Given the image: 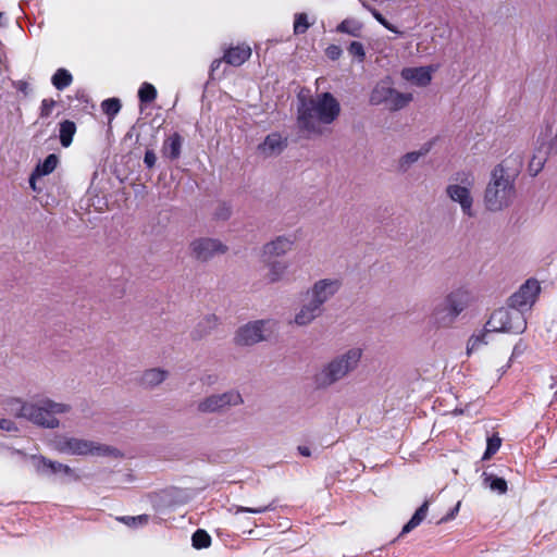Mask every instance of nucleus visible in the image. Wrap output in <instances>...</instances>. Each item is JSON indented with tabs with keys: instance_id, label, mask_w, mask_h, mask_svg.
<instances>
[{
	"instance_id": "1",
	"label": "nucleus",
	"mask_w": 557,
	"mask_h": 557,
	"mask_svg": "<svg viewBox=\"0 0 557 557\" xmlns=\"http://www.w3.org/2000/svg\"><path fill=\"white\" fill-rule=\"evenodd\" d=\"M341 113V104L331 92L318 94L300 99L297 124L307 138L318 137L329 132Z\"/></svg>"
},
{
	"instance_id": "2",
	"label": "nucleus",
	"mask_w": 557,
	"mask_h": 557,
	"mask_svg": "<svg viewBox=\"0 0 557 557\" xmlns=\"http://www.w3.org/2000/svg\"><path fill=\"white\" fill-rule=\"evenodd\" d=\"M515 161V169L509 166L510 159H506L492 170L483 197L486 210L499 212L513 203L517 197L516 177L521 166L520 160Z\"/></svg>"
},
{
	"instance_id": "3",
	"label": "nucleus",
	"mask_w": 557,
	"mask_h": 557,
	"mask_svg": "<svg viewBox=\"0 0 557 557\" xmlns=\"http://www.w3.org/2000/svg\"><path fill=\"white\" fill-rule=\"evenodd\" d=\"M5 408L13 416L23 418L32 423L47 428L57 429L60 425L55 414L67 413L71 406L63 403H57L48 397L39 398L35 401H23L20 398H9L5 400Z\"/></svg>"
},
{
	"instance_id": "4",
	"label": "nucleus",
	"mask_w": 557,
	"mask_h": 557,
	"mask_svg": "<svg viewBox=\"0 0 557 557\" xmlns=\"http://www.w3.org/2000/svg\"><path fill=\"white\" fill-rule=\"evenodd\" d=\"M362 354L361 348L351 347L323 362L312 375L314 387L324 391L347 379L358 369Z\"/></svg>"
},
{
	"instance_id": "5",
	"label": "nucleus",
	"mask_w": 557,
	"mask_h": 557,
	"mask_svg": "<svg viewBox=\"0 0 557 557\" xmlns=\"http://www.w3.org/2000/svg\"><path fill=\"white\" fill-rule=\"evenodd\" d=\"M391 76L379 81L370 92L369 102L372 106H384L389 111H399L413 99L410 92H400L394 87Z\"/></svg>"
},
{
	"instance_id": "6",
	"label": "nucleus",
	"mask_w": 557,
	"mask_h": 557,
	"mask_svg": "<svg viewBox=\"0 0 557 557\" xmlns=\"http://www.w3.org/2000/svg\"><path fill=\"white\" fill-rule=\"evenodd\" d=\"M475 184V178L470 171H458L451 177V182L446 186L447 197L459 203L461 211L465 215L474 216L473 211V197L471 189Z\"/></svg>"
},
{
	"instance_id": "7",
	"label": "nucleus",
	"mask_w": 557,
	"mask_h": 557,
	"mask_svg": "<svg viewBox=\"0 0 557 557\" xmlns=\"http://www.w3.org/2000/svg\"><path fill=\"white\" fill-rule=\"evenodd\" d=\"M55 449L76 456H115L117 450L109 445L77 437L61 436L54 442Z\"/></svg>"
},
{
	"instance_id": "8",
	"label": "nucleus",
	"mask_w": 557,
	"mask_h": 557,
	"mask_svg": "<svg viewBox=\"0 0 557 557\" xmlns=\"http://www.w3.org/2000/svg\"><path fill=\"white\" fill-rule=\"evenodd\" d=\"M527 329V320L521 310L509 307L495 310L486 322L492 332L521 334Z\"/></svg>"
},
{
	"instance_id": "9",
	"label": "nucleus",
	"mask_w": 557,
	"mask_h": 557,
	"mask_svg": "<svg viewBox=\"0 0 557 557\" xmlns=\"http://www.w3.org/2000/svg\"><path fill=\"white\" fill-rule=\"evenodd\" d=\"M243 404L242 394L236 389H228L221 394H211L203 397L197 403L196 409L201 414H221Z\"/></svg>"
},
{
	"instance_id": "10",
	"label": "nucleus",
	"mask_w": 557,
	"mask_h": 557,
	"mask_svg": "<svg viewBox=\"0 0 557 557\" xmlns=\"http://www.w3.org/2000/svg\"><path fill=\"white\" fill-rule=\"evenodd\" d=\"M227 246L218 238L199 237L190 242V256L199 262H208L216 256L224 255Z\"/></svg>"
},
{
	"instance_id": "11",
	"label": "nucleus",
	"mask_w": 557,
	"mask_h": 557,
	"mask_svg": "<svg viewBox=\"0 0 557 557\" xmlns=\"http://www.w3.org/2000/svg\"><path fill=\"white\" fill-rule=\"evenodd\" d=\"M342 281L339 278H320L315 281L305 294L320 307L331 300L341 289Z\"/></svg>"
},
{
	"instance_id": "12",
	"label": "nucleus",
	"mask_w": 557,
	"mask_h": 557,
	"mask_svg": "<svg viewBox=\"0 0 557 557\" xmlns=\"http://www.w3.org/2000/svg\"><path fill=\"white\" fill-rule=\"evenodd\" d=\"M541 290L540 284L536 280L530 278L508 299L509 307L521 310H528L535 302V299Z\"/></svg>"
},
{
	"instance_id": "13",
	"label": "nucleus",
	"mask_w": 557,
	"mask_h": 557,
	"mask_svg": "<svg viewBox=\"0 0 557 557\" xmlns=\"http://www.w3.org/2000/svg\"><path fill=\"white\" fill-rule=\"evenodd\" d=\"M268 321L258 320L242 326L235 336V343L240 346H251L265 339L264 331Z\"/></svg>"
},
{
	"instance_id": "14",
	"label": "nucleus",
	"mask_w": 557,
	"mask_h": 557,
	"mask_svg": "<svg viewBox=\"0 0 557 557\" xmlns=\"http://www.w3.org/2000/svg\"><path fill=\"white\" fill-rule=\"evenodd\" d=\"M323 312L324 307H320L317 302H313V300L304 293L301 295L300 306L294 315V323L298 326H307L320 318Z\"/></svg>"
},
{
	"instance_id": "15",
	"label": "nucleus",
	"mask_w": 557,
	"mask_h": 557,
	"mask_svg": "<svg viewBox=\"0 0 557 557\" xmlns=\"http://www.w3.org/2000/svg\"><path fill=\"white\" fill-rule=\"evenodd\" d=\"M295 237L292 235H281L267 243L262 248V257L272 259L285 256L295 245Z\"/></svg>"
},
{
	"instance_id": "16",
	"label": "nucleus",
	"mask_w": 557,
	"mask_h": 557,
	"mask_svg": "<svg viewBox=\"0 0 557 557\" xmlns=\"http://www.w3.org/2000/svg\"><path fill=\"white\" fill-rule=\"evenodd\" d=\"M286 147L287 138L282 137L278 133H271L258 145L257 149L261 156L269 158L280 154Z\"/></svg>"
},
{
	"instance_id": "17",
	"label": "nucleus",
	"mask_w": 557,
	"mask_h": 557,
	"mask_svg": "<svg viewBox=\"0 0 557 557\" xmlns=\"http://www.w3.org/2000/svg\"><path fill=\"white\" fill-rule=\"evenodd\" d=\"M471 300L470 290L466 287H459L447 295L445 302L453 314L458 317L470 305Z\"/></svg>"
},
{
	"instance_id": "18",
	"label": "nucleus",
	"mask_w": 557,
	"mask_h": 557,
	"mask_svg": "<svg viewBox=\"0 0 557 557\" xmlns=\"http://www.w3.org/2000/svg\"><path fill=\"white\" fill-rule=\"evenodd\" d=\"M35 461V468L37 472L41 474H55L63 473L65 475H72L73 470L67 466L57 461L49 460L45 457H33Z\"/></svg>"
},
{
	"instance_id": "19",
	"label": "nucleus",
	"mask_w": 557,
	"mask_h": 557,
	"mask_svg": "<svg viewBox=\"0 0 557 557\" xmlns=\"http://www.w3.org/2000/svg\"><path fill=\"white\" fill-rule=\"evenodd\" d=\"M401 77L417 86L425 87L431 83L432 75L430 67H405L401 71Z\"/></svg>"
},
{
	"instance_id": "20",
	"label": "nucleus",
	"mask_w": 557,
	"mask_h": 557,
	"mask_svg": "<svg viewBox=\"0 0 557 557\" xmlns=\"http://www.w3.org/2000/svg\"><path fill=\"white\" fill-rule=\"evenodd\" d=\"M264 263L268 268V273L265 274V280L268 283H277L283 280L285 274L287 273V270L289 268L288 262L277 260V259H268L263 258Z\"/></svg>"
},
{
	"instance_id": "21",
	"label": "nucleus",
	"mask_w": 557,
	"mask_h": 557,
	"mask_svg": "<svg viewBox=\"0 0 557 557\" xmlns=\"http://www.w3.org/2000/svg\"><path fill=\"white\" fill-rule=\"evenodd\" d=\"M457 319L456 314H453L448 305L444 301L437 305L431 314V321L437 327H449Z\"/></svg>"
},
{
	"instance_id": "22",
	"label": "nucleus",
	"mask_w": 557,
	"mask_h": 557,
	"mask_svg": "<svg viewBox=\"0 0 557 557\" xmlns=\"http://www.w3.org/2000/svg\"><path fill=\"white\" fill-rule=\"evenodd\" d=\"M218 324L219 320L216 315L207 314L201 320H199L190 335L193 339H202L203 337L208 336L218 326Z\"/></svg>"
},
{
	"instance_id": "23",
	"label": "nucleus",
	"mask_w": 557,
	"mask_h": 557,
	"mask_svg": "<svg viewBox=\"0 0 557 557\" xmlns=\"http://www.w3.org/2000/svg\"><path fill=\"white\" fill-rule=\"evenodd\" d=\"M250 55L251 49L249 46H237L227 49L224 53L223 60L233 66H239L246 62Z\"/></svg>"
},
{
	"instance_id": "24",
	"label": "nucleus",
	"mask_w": 557,
	"mask_h": 557,
	"mask_svg": "<svg viewBox=\"0 0 557 557\" xmlns=\"http://www.w3.org/2000/svg\"><path fill=\"white\" fill-rule=\"evenodd\" d=\"M183 137L178 133L169 136L162 145V154L170 160H176L181 156Z\"/></svg>"
},
{
	"instance_id": "25",
	"label": "nucleus",
	"mask_w": 557,
	"mask_h": 557,
	"mask_svg": "<svg viewBox=\"0 0 557 557\" xmlns=\"http://www.w3.org/2000/svg\"><path fill=\"white\" fill-rule=\"evenodd\" d=\"M168 377V371L152 368L146 370L140 377V384L147 388H153L160 385Z\"/></svg>"
},
{
	"instance_id": "26",
	"label": "nucleus",
	"mask_w": 557,
	"mask_h": 557,
	"mask_svg": "<svg viewBox=\"0 0 557 557\" xmlns=\"http://www.w3.org/2000/svg\"><path fill=\"white\" fill-rule=\"evenodd\" d=\"M430 148H422L418 151H410L401 156L398 160L397 169L400 173H407L411 166L417 163L420 158L429 152Z\"/></svg>"
},
{
	"instance_id": "27",
	"label": "nucleus",
	"mask_w": 557,
	"mask_h": 557,
	"mask_svg": "<svg viewBox=\"0 0 557 557\" xmlns=\"http://www.w3.org/2000/svg\"><path fill=\"white\" fill-rule=\"evenodd\" d=\"M483 485L492 492L505 494L507 492V482L493 473L484 471L482 474Z\"/></svg>"
},
{
	"instance_id": "28",
	"label": "nucleus",
	"mask_w": 557,
	"mask_h": 557,
	"mask_svg": "<svg viewBox=\"0 0 557 557\" xmlns=\"http://www.w3.org/2000/svg\"><path fill=\"white\" fill-rule=\"evenodd\" d=\"M429 509V502H424L413 513L411 519L404 525L401 534H407L417 528L426 517Z\"/></svg>"
},
{
	"instance_id": "29",
	"label": "nucleus",
	"mask_w": 557,
	"mask_h": 557,
	"mask_svg": "<svg viewBox=\"0 0 557 557\" xmlns=\"http://www.w3.org/2000/svg\"><path fill=\"white\" fill-rule=\"evenodd\" d=\"M76 133V125L70 120L60 123L59 137L63 147H69L73 141V136Z\"/></svg>"
},
{
	"instance_id": "30",
	"label": "nucleus",
	"mask_w": 557,
	"mask_h": 557,
	"mask_svg": "<svg viewBox=\"0 0 557 557\" xmlns=\"http://www.w3.org/2000/svg\"><path fill=\"white\" fill-rule=\"evenodd\" d=\"M336 32L348 34L352 37H360L362 32V24L357 20L346 18L337 25Z\"/></svg>"
},
{
	"instance_id": "31",
	"label": "nucleus",
	"mask_w": 557,
	"mask_h": 557,
	"mask_svg": "<svg viewBox=\"0 0 557 557\" xmlns=\"http://www.w3.org/2000/svg\"><path fill=\"white\" fill-rule=\"evenodd\" d=\"M58 162L59 159L55 154H49L42 162H40L36 166L35 174H38V176H44L52 173L55 170Z\"/></svg>"
},
{
	"instance_id": "32",
	"label": "nucleus",
	"mask_w": 557,
	"mask_h": 557,
	"mask_svg": "<svg viewBox=\"0 0 557 557\" xmlns=\"http://www.w3.org/2000/svg\"><path fill=\"white\" fill-rule=\"evenodd\" d=\"M71 83L72 75L65 69H59L52 76V84L59 90H63L64 88L70 86Z\"/></svg>"
},
{
	"instance_id": "33",
	"label": "nucleus",
	"mask_w": 557,
	"mask_h": 557,
	"mask_svg": "<svg viewBox=\"0 0 557 557\" xmlns=\"http://www.w3.org/2000/svg\"><path fill=\"white\" fill-rule=\"evenodd\" d=\"M492 331H487L486 326L483 331H481L479 334L472 335L467 345V351L468 354H471L473 350L479 349L480 346L487 344V341L485 339L486 335L491 333Z\"/></svg>"
},
{
	"instance_id": "34",
	"label": "nucleus",
	"mask_w": 557,
	"mask_h": 557,
	"mask_svg": "<svg viewBox=\"0 0 557 557\" xmlns=\"http://www.w3.org/2000/svg\"><path fill=\"white\" fill-rule=\"evenodd\" d=\"M193 546L197 549L207 548L211 544V537L207 531L198 529L191 536Z\"/></svg>"
},
{
	"instance_id": "35",
	"label": "nucleus",
	"mask_w": 557,
	"mask_h": 557,
	"mask_svg": "<svg viewBox=\"0 0 557 557\" xmlns=\"http://www.w3.org/2000/svg\"><path fill=\"white\" fill-rule=\"evenodd\" d=\"M139 100L144 103H150L157 98V89L149 83L141 84L138 90Z\"/></svg>"
},
{
	"instance_id": "36",
	"label": "nucleus",
	"mask_w": 557,
	"mask_h": 557,
	"mask_svg": "<svg viewBox=\"0 0 557 557\" xmlns=\"http://www.w3.org/2000/svg\"><path fill=\"white\" fill-rule=\"evenodd\" d=\"M101 108L107 115L113 117L121 110V101L117 98H109L101 103Z\"/></svg>"
},
{
	"instance_id": "37",
	"label": "nucleus",
	"mask_w": 557,
	"mask_h": 557,
	"mask_svg": "<svg viewBox=\"0 0 557 557\" xmlns=\"http://www.w3.org/2000/svg\"><path fill=\"white\" fill-rule=\"evenodd\" d=\"M274 507L272 505H265L260 507H244V506H233L230 508V511L234 515L250 512V513H263L269 510H272Z\"/></svg>"
},
{
	"instance_id": "38",
	"label": "nucleus",
	"mask_w": 557,
	"mask_h": 557,
	"mask_svg": "<svg viewBox=\"0 0 557 557\" xmlns=\"http://www.w3.org/2000/svg\"><path fill=\"white\" fill-rule=\"evenodd\" d=\"M500 444H502V440L498 436L494 435V436L488 437L487 438V446H486V450H485V453L483 455V459L487 460L494 454H496V451L500 447Z\"/></svg>"
},
{
	"instance_id": "39",
	"label": "nucleus",
	"mask_w": 557,
	"mask_h": 557,
	"mask_svg": "<svg viewBox=\"0 0 557 557\" xmlns=\"http://www.w3.org/2000/svg\"><path fill=\"white\" fill-rule=\"evenodd\" d=\"M232 215V207L226 202H221L216 206L213 216L215 220L226 221Z\"/></svg>"
},
{
	"instance_id": "40",
	"label": "nucleus",
	"mask_w": 557,
	"mask_h": 557,
	"mask_svg": "<svg viewBox=\"0 0 557 557\" xmlns=\"http://www.w3.org/2000/svg\"><path fill=\"white\" fill-rule=\"evenodd\" d=\"M310 24L308 23L307 15L305 13L296 14L294 22V33L296 35L305 34Z\"/></svg>"
},
{
	"instance_id": "41",
	"label": "nucleus",
	"mask_w": 557,
	"mask_h": 557,
	"mask_svg": "<svg viewBox=\"0 0 557 557\" xmlns=\"http://www.w3.org/2000/svg\"><path fill=\"white\" fill-rule=\"evenodd\" d=\"M347 50L349 54L356 57L359 62H362L366 58L364 47L359 41H351Z\"/></svg>"
},
{
	"instance_id": "42",
	"label": "nucleus",
	"mask_w": 557,
	"mask_h": 557,
	"mask_svg": "<svg viewBox=\"0 0 557 557\" xmlns=\"http://www.w3.org/2000/svg\"><path fill=\"white\" fill-rule=\"evenodd\" d=\"M372 15L386 29H388V30H391V32H393L395 34H398V35L401 34V32L398 30V28L395 27L393 24H391L379 11L373 10L372 11Z\"/></svg>"
},
{
	"instance_id": "43",
	"label": "nucleus",
	"mask_w": 557,
	"mask_h": 557,
	"mask_svg": "<svg viewBox=\"0 0 557 557\" xmlns=\"http://www.w3.org/2000/svg\"><path fill=\"white\" fill-rule=\"evenodd\" d=\"M120 520L122 522H124L125 524L129 525V527H133V525H136L137 523L139 524H144V523H147L148 522V516L147 515H140V516H137V517H122L120 518Z\"/></svg>"
},
{
	"instance_id": "44",
	"label": "nucleus",
	"mask_w": 557,
	"mask_h": 557,
	"mask_svg": "<svg viewBox=\"0 0 557 557\" xmlns=\"http://www.w3.org/2000/svg\"><path fill=\"white\" fill-rule=\"evenodd\" d=\"M55 107V101L52 100V99H44L41 101V107H40V116L41 117H48L53 108Z\"/></svg>"
},
{
	"instance_id": "45",
	"label": "nucleus",
	"mask_w": 557,
	"mask_h": 557,
	"mask_svg": "<svg viewBox=\"0 0 557 557\" xmlns=\"http://www.w3.org/2000/svg\"><path fill=\"white\" fill-rule=\"evenodd\" d=\"M325 53L327 55L329 59L335 61L337 59L341 58L342 53H343V50L339 46L337 45H330L326 49H325Z\"/></svg>"
},
{
	"instance_id": "46",
	"label": "nucleus",
	"mask_w": 557,
	"mask_h": 557,
	"mask_svg": "<svg viewBox=\"0 0 557 557\" xmlns=\"http://www.w3.org/2000/svg\"><path fill=\"white\" fill-rule=\"evenodd\" d=\"M157 162V156L153 152V150H146L145 157H144V163L147 168L151 169L154 166Z\"/></svg>"
},
{
	"instance_id": "47",
	"label": "nucleus",
	"mask_w": 557,
	"mask_h": 557,
	"mask_svg": "<svg viewBox=\"0 0 557 557\" xmlns=\"http://www.w3.org/2000/svg\"><path fill=\"white\" fill-rule=\"evenodd\" d=\"M460 505H461V503H460V502H458V503L455 505V507H454L453 509H450V511L440 520V523H443V522H447V521H449V520H453V519L457 516V513L459 512Z\"/></svg>"
},
{
	"instance_id": "48",
	"label": "nucleus",
	"mask_w": 557,
	"mask_h": 557,
	"mask_svg": "<svg viewBox=\"0 0 557 557\" xmlns=\"http://www.w3.org/2000/svg\"><path fill=\"white\" fill-rule=\"evenodd\" d=\"M0 429L4 431H16L15 423L9 419H0Z\"/></svg>"
},
{
	"instance_id": "49",
	"label": "nucleus",
	"mask_w": 557,
	"mask_h": 557,
	"mask_svg": "<svg viewBox=\"0 0 557 557\" xmlns=\"http://www.w3.org/2000/svg\"><path fill=\"white\" fill-rule=\"evenodd\" d=\"M525 348V344L522 341H519L512 349L511 358L521 356L524 352Z\"/></svg>"
},
{
	"instance_id": "50",
	"label": "nucleus",
	"mask_w": 557,
	"mask_h": 557,
	"mask_svg": "<svg viewBox=\"0 0 557 557\" xmlns=\"http://www.w3.org/2000/svg\"><path fill=\"white\" fill-rule=\"evenodd\" d=\"M16 88L22 91L23 94L27 95L28 92V84L26 82H23V81H18L16 84H15Z\"/></svg>"
},
{
	"instance_id": "51",
	"label": "nucleus",
	"mask_w": 557,
	"mask_h": 557,
	"mask_svg": "<svg viewBox=\"0 0 557 557\" xmlns=\"http://www.w3.org/2000/svg\"><path fill=\"white\" fill-rule=\"evenodd\" d=\"M298 451L301 456L309 457L311 455L310 448L307 446H298Z\"/></svg>"
},
{
	"instance_id": "52",
	"label": "nucleus",
	"mask_w": 557,
	"mask_h": 557,
	"mask_svg": "<svg viewBox=\"0 0 557 557\" xmlns=\"http://www.w3.org/2000/svg\"><path fill=\"white\" fill-rule=\"evenodd\" d=\"M38 176V174H35V172L32 174L30 178H29V185L30 187L36 190V183H35V180L36 177Z\"/></svg>"
},
{
	"instance_id": "53",
	"label": "nucleus",
	"mask_w": 557,
	"mask_h": 557,
	"mask_svg": "<svg viewBox=\"0 0 557 557\" xmlns=\"http://www.w3.org/2000/svg\"><path fill=\"white\" fill-rule=\"evenodd\" d=\"M221 63H222V60H214L211 63V71L212 72L216 71L220 67Z\"/></svg>"
},
{
	"instance_id": "54",
	"label": "nucleus",
	"mask_w": 557,
	"mask_h": 557,
	"mask_svg": "<svg viewBox=\"0 0 557 557\" xmlns=\"http://www.w3.org/2000/svg\"><path fill=\"white\" fill-rule=\"evenodd\" d=\"M2 20H3V13H2V12H0V26H1V25H3Z\"/></svg>"
}]
</instances>
